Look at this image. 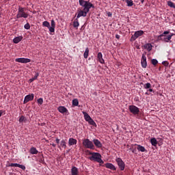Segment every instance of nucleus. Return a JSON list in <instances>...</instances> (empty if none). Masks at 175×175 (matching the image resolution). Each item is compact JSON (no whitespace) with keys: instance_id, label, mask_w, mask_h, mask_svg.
Here are the masks:
<instances>
[{"instance_id":"nucleus-1","label":"nucleus","mask_w":175,"mask_h":175,"mask_svg":"<svg viewBox=\"0 0 175 175\" xmlns=\"http://www.w3.org/2000/svg\"><path fill=\"white\" fill-rule=\"evenodd\" d=\"M79 5H81L83 9L79 10L78 12V15L77 16V18L75 19L73 22V27H79V22L78 18H80L82 16L83 17H86L87 14L90 12L91 8H94V5L90 1H86L85 0H79Z\"/></svg>"},{"instance_id":"nucleus-2","label":"nucleus","mask_w":175,"mask_h":175,"mask_svg":"<svg viewBox=\"0 0 175 175\" xmlns=\"http://www.w3.org/2000/svg\"><path fill=\"white\" fill-rule=\"evenodd\" d=\"M90 159L91 161H96L101 164H103L104 161L102 159V156L99 152H90Z\"/></svg>"},{"instance_id":"nucleus-3","label":"nucleus","mask_w":175,"mask_h":175,"mask_svg":"<svg viewBox=\"0 0 175 175\" xmlns=\"http://www.w3.org/2000/svg\"><path fill=\"white\" fill-rule=\"evenodd\" d=\"M82 144L83 147L85 148H88V149H94L95 146L93 144L92 141H90V139H83L82 141Z\"/></svg>"},{"instance_id":"nucleus-4","label":"nucleus","mask_w":175,"mask_h":175,"mask_svg":"<svg viewBox=\"0 0 175 175\" xmlns=\"http://www.w3.org/2000/svg\"><path fill=\"white\" fill-rule=\"evenodd\" d=\"M29 14L25 12V8H19L18 14L16 15V18H21L23 17L24 18H27Z\"/></svg>"},{"instance_id":"nucleus-5","label":"nucleus","mask_w":175,"mask_h":175,"mask_svg":"<svg viewBox=\"0 0 175 175\" xmlns=\"http://www.w3.org/2000/svg\"><path fill=\"white\" fill-rule=\"evenodd\" d=\"M144 33L143 30H139V31H136L133 36H132V37L130 39V41H135L136 40V39H137V38L140 37L141 36H143V34Z\"/></svg>"},{"instance_id":"nucleus-6","label":"nucleus","mask_w":175,"mask_h":175,"mask_svg":"<svg viewBox=\"0 0 175 175\" xmlns=\"http://www.w3.org/2000/svg\"><path fill=\"white\" fill-rule=\"evenodd\" d=\"M116 162L118 163V165L119 166V169L121 170V171H124L125 169V163L124 161H122V159L118 157V159H116Z\"/></svg>"},{"instance_id":"nucleus-7","label":"nucleus","mask_w":175,"mask_h":175,"mask_svg":"<svg viewBox=\"0 0 175 175\" xmlns=\"http://www.w3.org/2000/svg\"><path fill=\"white\" fill-rule=\"evenodd\" d=\"M130 112L137 116V118H140V117L144 116L143 111H140V110H130Z\"/></svg>"},{"instance_id":"nucleus-8","label":"nucleus","mask_w":175,"mask_h":175,"mask_svg":"<svg viewBox=\"0 0 175 175\" xmlns=\"http://www.w3.org/2000/svg\"><path fill=\"white\" fill-rule=\"evenodd\" d=\"M34 98V94H28L24 98L23 103H27L29 101H32Z\"/></svg>"},{"instance_id":"nucleus-9","label":"nucleus","mask_w":175,"mask_h":175,"mask_svg":"<svg viewBox=\"0 0 175 175\" xmlns=\"http://www.w3.org/2000/svg\"><path fill=\"white\" fill-rule=\"evenodd\" d=\"M15 62L29 63V62H31V59H25V57H21L19 59H15Z\"/></svg>"},{"instance_id":"nucleus-10","label":"nucleus","mask_w":175,"mask_h":175,"mask_svg":"<svg viewBox=\"0 0 175 175\" xmlns=\"http://www.w3.org/2000/svg\"><path fill=\"white\" fill-rule=\"evenodd\" d=\"M141 63H142V68H146V66H147V57H146V55H142Z\"/></svg>"},{"instance_id":"nucleus-11","label":"nucleus","mask_w":175,"mask_h":175,"mask_svg":"<svg viewBox=\"0 0 175 175\" xmlns=\"http://www.w3.org/2000/svg\"><path fill=\"white\" fill-rule=\"evenodd\" d=\"M174 33H172L171 34H168V36H164L163 41L165 42H172V37H173Z\"/></svg>"},{"instance_id":"nucleus-12","label":"nucleus","mask_w":175,"mask_h":175,"mask_svg":"<svg viewBox=\"0 0 175 175\" xmlns=\"http://www.w3.org/2000/svg\"><path fill=\"white\" fill-rule=\"evenodd\" d=\"M103 166H105V167H107V169L112 170L113 171H116V166L113 165V164H112L111 163H106Z\"/></svg>"},{"instance_id":"nucleus-13","label":"nucleus","mask_w":175,"mask_h":175,"mask_svg":"<svg viewBox=\"0 0 175 175\" xmlns=\"http://www.w3.org/2000/svg\"><path fill=\"white\" fill-rule=\"evenodd\" d=\"M51 26L50 25L49 31L51 33L55 32V28L56 27V23L55 22L54 19H52L51 21Z\"/></svg>"},{"instance_id":"nucleus-14","label":"nucleus","mask_w":175,"mask_h":175,"mask_svg":"<svg viewBox=\"0 0 175 175\" xmlns=\"http://www.w3.org/2000/svg\"><path fill=\"white\" fill-rule=\"evenodd\" d=\"M93 142L95 144L96 147H97V148H102L103 144L98 139H94Z\"/></svg>"},{"instance_id":"nucleus-15","label":"nucleus","mask_w":175,"mask_h":175,"mask_svg":"<svg viewBox=\"0 0 175 175\" xmlns=\"http://www.w3.org/2000/svg\"><path fill=\"white\" fill-rule=\"evenodd\" d=\"M71 174L72 175H79V171L76 166H72L71 168Z\"/></svg>"},{"instance_id":"nucleus-16","label":"nucleus","mask_w":175,"mask_h":175,"mask_svg":"<svg viewBox=\"0 0 175 175\" xmlns=\"http://www.w3.org/2000/svg\"><path fill=\"white\" fill-rule=\"evenodd\" d=\"M97 59L100 63L103 64L105 63V59H103V54L101 52H99L97 55Z\"/></svg>"},{"instance_id":"nucleus-17","label":"nucleus","mask_w":175,"mask_h":175,"mask_svg":"<svg viewBox=\"0 0 175 175\" xmlns=\"http://www.w3.org/2000/svg\"><path fill=\"white\" fill-rule=\"evenodd\" d=\"M137 146V149L139 152H146V148H144L143 146H141L140 144H135Z\"/></svg>"},{"instance_id":"nucleus-18","label":"nucleus","mask_w":175,"mask_h":175,"mask_svg":"<svg viewBox=\"0 0 175 175\" xmlns=\"http://www.w3.org/2000/svg\"><path fill=\"white\" fill-rule=\"evenodd\" d=\"M77 144V140L76 139H73V137H70L68 141L69 146H73L74 144Z\"/></svg>"},{"instance_id":"nucleus-19","label":"nucleus","mask_w":175,"mask_h":175,"mask_svg":"<svg viewBox=\"0 0 175 175\" xmlns=\"http://www.w3.org/2000/svg\"><path fill=\"white\" fill-rule=\"evenodd\" d=\"M59 149H61V147L62 148L66 149L67 148L66 141L62 140L60 143V146H58Z\"/></svg>"},{"instance_id":"nucleus-20","label":"nucleus","mask_w":175,"mask_h":175,"mask_svg":"<svg viewBox=\"0 0 175 175\" xmlns=\"http://www.w3.org/2000/svg\"><path fill=\"white\" fill-rule=\"evenodd\" d=\"M144 48L147 49V51H148V52H150V51H152V44H146L144 45Z\"/></svg>"},{"instance_id":"nucleus-21","label":"nucleus","mask_w":175,"mask_h":175,"mask_svg":"<svg viewBox=\"0 0 175 175\" xmlns=\"http://www.w3.org/2000/svg\"><path fill=\"white\" fill-rule=\"evenodd\" d=\"M83 114L84 115L85 120H86V122L90 123V116L88 115V113L87 112H85V111H83Z\"/></svg>"},{"instance_id":"nucleus-22","label":"nucleus","mask_w":175,"mask_h":175,"mask_svg":"<svg viewBox=\"0 0 175 175\" xmlns=\"http://www.w3.org/2000/svg\"><path fill=\"white\" fill-rule=\"evenodd\" d=\"M29 152L31 154H37L38 152V150L36 149L35 147H31V149L29 150Z\"/></svg>"},{"instance_id":"nucleus-23","label":"nucleus","mask_w":175,"mask_h":175,"mask_svg":"<svg viewBox=\"0 0 175 175\" xmlns=\"http://www.w3.org/2000/svg\"><path fill=\"white\" fill-rule=\"evenodd\" d=\"M150 143L152 146H156L157 144H158V141L157 140L156 137H152V139H150Z\"/></svg>"},{"instance_id":"nucleus-24","label":"nucleus","mask_w":175,"mask_h":175,"mask_svg":"<svg viewBox=\"0 0 175 175\" xmlns=\"http://www.w3.org/2000/svg\"><path fill=\"white\" fill-rule=\"evenodd\" d=\"M90 49L89 48H86L84 52L83 56L85 59H88L89 56Z\"/></svg>"},{"instance_id":"nucleus-25","label":"nucleus","mask_w":175,"mask_h":175,"mask_svg":"<svg viewBox=\"0 0 175 175\" xmlns=\"http://www.w3.org/2000/svg\"><path fill=\"white\" fill-rule=\"evenodd\" d=\"M22 39H23V37H15L13 41L14 44H18V42H20V41H21Z\"/></svg>"},{"instance_id":"nucleus-26","label":"nucleus","mask_w":175,"mask_h":175,"mask_svg":"<svg viewBox=\"0 0 175 175\" xmlns=\"http://www.w3.org/2000/svg\"><path fill=\"white\" fill-rule=\"evenodd\" d=\"M42 25L44 27H48L49 30H50V23L47 21H44V22L42 23Z\"/></svg>"},{"instance_id":"nucleus-27","label":"nucleus","mask_w":175,"mask_h":175,"mask_svg":"<svg viewBox=\"0 0 175 175\" xmlns=\"http://www.w3.org/2000/svg\"><path fill=\"white\" fill-rule=\"evenodd\" d=\"M125 1L128 7H131L132 5H133V0H125Z\"/></svg>"},{"instance_id":"nucleus-28","label":"nucleus","mask_w":175,"mask_h":175,"mask_svg":"<svg viewBox=\"0 0 175 175\" xmlns=\"http://www.w3.org/2000/svg\"><path fill=\"white\" fill-rule=\"evenodd\" d=\"M89 124H90V125H92L93 126H95V125H96L94 120L92 118H91L90 116L89 118Z\"/></svg>"},{"instance_id":"nucleus-29","label":"nucleus","mask_w":175,"mask_h":175,"mask_svg":"<svg viewBox=\"0 0 175 175\" xmlns=\"http://www.w3.org/2000/svg\"><path fill=\"white\" fill-rule=\"evenodd\" d=\"M27 118H25V116H21L19 118V123H23V122H26Z\"/></svg>"},{"instance_id":"nucleus-30","label":"nucleus","mask_w":175,"mask_h":175,"mask_svg":"<svg viewBox=\"0 0 175 175\" xmlns=\"http://www.w3.org/2000/svg\"><path fill=\"white\" fill-rule=\"evenodd\" d=\"M167 5L171 8H175V3H174V2H172V1H167Z\"/></svg>"},{"instance_id":"nucleus-31","label":"nucleus","mask_w":175,"mask_h":175,"mask_svg":"<svg viewBox=\"0 0 175 175\" xmlns=\"http://www.w3.org/2000/svg\"><path fill=\"white\" fill-rule=\"evenodd\" d=\"M144 88H146V90H148L152 88V85L150 83H147L144 84Z\"/></svg>"},{"instance_id":"nucleus-32","label":"nucleus","mask_w":175,"mask_h":175,"mask_svg":"<svg viewBox=\"0 0 175 175\" xmlns=\"http://www.w3.org/2000/svg\"><path fill=\"white\" fill-rule=\"evenodd\" d=\"M79 103L78 98H74V100H72V105L77 106Z\"/></svg>"},{"instance_id":"nucleus-33","label":"nucleus","mask_w":175,"mask_h":175,"mask_svg":"<svg viewBox=\"0 0 175 175\" xmlns=\"http://www.w3.org/2000/svg\"><path fill=\"white\" fill-rule=\"evenodd\" d=\"M24 27L26 30H29V29L31 28L29 23H27L26 24H25Z\"/></svg>"},{"instance_id":"nucleus-34","label":"nucleus","mask_w":175,"mask_h":175,"mask_svg":"<svg viewBox=\"0 0 175 175\" xmlns=\"http://www.w3.org/2000/svg\"><path fill=\"white\" fill-rule=\"evenodd\" d=\"M129 110H139V109L135 105H129Z\"/></svg>"},{"instance_id":"nucleus-35","label":"nucleus","mask_w":175,"mask_h":175,"mask_svg":"<svg viewBox=\"0 0 175 175\" xmlns=\"http://www.w3.org/2000/svg\"><path fill=\"white\" fill-rule=\"evenodd\" d=\"M157 40H161L163 41V33L158 36Z\"/></svg>"},{"instance_id":"nucleus-36","label":"nucleus","mask_w":175,"mask_h":175,"mask_svg":"<svg viewBox=\"0 0 175 175\" xmlns=\"http://www.w3.org/2000/svg\"><path fill=\"white\" fill-rule=\"evenodd\" d=\"M59 112L63 113L64 115H68L69 114L68 110H59Z\"/></svg>"},{"instance_id":"nucleus-37","label":"nucleus","mask_w":175,"mask_h":175,"mask_svg":"<svg viewBox=\"0 0 175 175\" xmlns=\"http://www.w3.org/2000/svg\"><path fill=\"white\" fill-rule=\"evenodd\" d=\"M9 166H12V167L15 166V167H19L20 164H18V163H11V164H10Z\"/></svg>"},{"instance_id":"nucleus-38","label":"nucleus","mask_w":175,"mask_h":175,"mask_svg":"<svg viewBox=\"0 0 175 175\" xmlns=\"http://www.w3.org/2000/svg\"><path fill=\"white\" fill-rule=\"evenodd\" d=\"M152 64H153V66H157V64H158V61L156 59H152Z\"/></svg>"},{"instance_id":"nucleus-39","label":"nucleus","mask_w":175,"mask_h":175,"mask_svg":"<svg viewBox=\"0 0 175 175\" xmlns=\"http://www.w3.org/2000/svg\"><path fill=\"white\" fill-rule=\"evenodd\" d=\"M38 103L39 105H42V103H43V98L42 97H40V98L38 99Z\"/></svg>"},{"instance_id":"nucleus-40","label":"nucleus","mask_w":175,"mask_h":175,"mask_svg":"<svg viewBox=\"0 0 175 175\" xmlns=\"http://www.w3.org/2000/svg\"><path fill=\"white\" fill-rule=\"evenodd\" d=\"M38 77H39V72H36V75H34V77H33V81L37 80Z\"/></svg>"},{"instance_id":"nucleus-41","label":"nucleus","mask_w":175,"mask_h":175,"mask_svg":"<svg viewBox=\"0 0 175 175\" xmlns=\"http://www.w3.org/2000/svg\"><path fill=\"white\" fill-rule=\"evenodd\" d=\"M170 33V31H164V32L163 33V38H165V36H167V34L169 35Z\"/></svg>"},{"instance_id":"nucleus-42","label":"nucleus","mask_w":175,"mask_h":175,"mask_svg":"<svg viewBox=\"0 0 175 175\" xmlns=\"http://www.w3.org/2000/svg\"><path fill=\"white\" fill-rule=\"evenodd\" d=\"M162 64L165 66H169V62L167 61H163L162 62Z\"/></svg>"},{"instance_id":"nucleus-43","label":"nucleus","mask_w":175,"mask_h":175,"mask_svg":"<svg viewBox=\"0 0 175 175\" xmlns=\"http://www.w3.org/2000/svg\"><path fill=\"white\" fill-rule=\"evenodd\" d=\"M130 150H131L133 153L137 152V148H130Z\"/></svg>"},{"instance_id":"nucleus-44","label":"nucleus","mask_w":175,"mask_h":175,"mask_svg":"<svg viewBox=\"0 0 175 175\" xmlns=\"http://www.w3.org/2000/svg\"><path fill=\"white\" fill-rule=\"evenodd\" d=\"M57 109L58 110H67V109L65 108V107H59Z\"/></svg>"},{"instance_id":"nucleus-45","label":"nucleus","mask_w":175,"mask_h":175,"mask_svg":"<svg viewBox=\"0 0 175 175\" xmlns=\"http://www.w3.org/2000/svg\"><path fill=\"white\" fill-rule=\"evenodd\" d=\"M19 167L23 170H25L26 169L25 166V165H22L21 164H19Z\"/></svg>"},{"instance_id":"nucleus-46","label":"nucleus","mask_w":175,"mask_h":175,"mask_svg":"<svg viewBox=\"0 0 175 175\" xmlns=\"http://www.w3.org/2000/svg\"><path fill=\"white\" fill-rule=\"evenodd\" d=\"M116 39H120V34H116Z\"/></svg>"},{"instance_id":"nucleus-47","label":"nucleus","mask_w":175,"mask_h":175,"mask_svg":"<svg viewBox=\"0 0 175 175\" xmlns=\"http://www.w3.org/2000/svg\"><path fill=\"white\" fill-rule=\"evenodd\" d=\"M56 142H57V144H59V142H60L59 139L57 138V139H56Z\"/></svg>"},{"instance_id":"nucleus-48","label":"nucleus","mask_w":175,"mask_h":175,"mask_svg":"<svg viewBox=\"0 0 175 175\" xmlns=\"http://www.w3.org/2000/svg\"><path fill=\"white\" fill-rule=\"evenodd\" d=\"M29 83H33V77L31 78V79L29 80Z\"/></svg>"},{"instance_id":"nucleus-49","label":"nucleus","mask_w":175,"mask_h":175,"mask_svg":"<svg viewBox=\"0 0 175 175\" xmlns=\"http://www.w3.org/2000/svg\"><path fill=\"white\" fill-rule=\"evenodd\" d=\"M3 113V110H0V117H1V116H2Z\"/></svg>"},{"instance_id":"nucleus-50","label":"nucleus","mask_w":175,"mask_h":175,"mask_svg":"<svg viewBox=\"0 0 175 175\" xmlns=\"http://www.w3.org/2000/svg\"><path fill=\"white\" fill-rule=\"evenodd\" d=\"M148 90H149V92H153V90H152V87H150Z\"/></svg>"},{"instance_id":"nucleus-51","label":"nucleus","mask_w":175,"mask_h":175,"mask_svg":"<svg viewBox=\"0 0 175 175\" xmlns=\"http://www.w3.org/2000/svg\"><path fill=\"white\" fill-rule=\"evenodd\" d=\"M52 146L53 147H56V144H52Z\"/></svg>"},{"instance_id":"nucleus-52","label":"nucleus","mask_w":175,"mask_h":175,"mask_svg":"<svg viewBox=\"0 0 175 175\" xmlns=\"http://www.w3.org/2000/svg\"><path fill=\"white\" fill-rule=\"evenodd\" d=\"M146 95H149L150 94L148 93V92H146Z\"/></svg>"},{"instance_id":"nucleus-53","label":"nucleus","mask_w":175,"mask_h":175,"mask_svg":"<svg viewBox=\"0 0 175 175\" xmlns=\"http://www.w3.org/2000/svg\"><path fill=\"white\" fill-rule=\"evenodd\" d=\"M108 16H111V14H110V12L108 14Z\"/></svg>"},{"instance_id":"nucleus-54","label":"nucleus","mask_w":175,"mask_h":175,"mask_svg":"<svg viewBox=\"0 0 175 175\" xmlns=\"http://www.w3.org/2000/svg\"><path fill=\"white\" fill-rule=\"evenodd\" d=\"M81 29H83V26H82Z\"/></svg>"},{"instance_id":"nucleus-55","label":"nucleus","mask_w":175,"mask_h":175,"mask_svg":"<svg viewBox=\"0 0 175 175\" xmlns=\"http://www.w3.org/2000/svg\"><path fill=\"white\" fill-rule=\"evenodd\" d=\"M81 29H83V26H82Z\"/></svg>"}]
</instances>
